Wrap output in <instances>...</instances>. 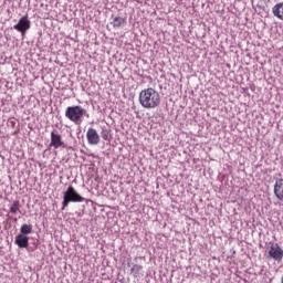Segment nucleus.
<instances>
[{
  "instance_id": "nucleus-12",
  "label": "nucleus",
  "mask_w": 283,
  "mask_h": 283,
  "mask_svg": "<svg viewBox=\"0 0 283 283\" xmlns=\"http://www.w3.org/2000/svg\"><path fill=\"white\" fill-rule=\"evenodd\" d=\"M125 23H127V21L120 17L113 18V21L111 22L113 28H120V25H125Z\"/></svg>"
},
{
  "instance_id": "nucleus-10",
  "label": "nucleus",
  "mask_w": 283,
  "mask_h": 283,
  "mask_svg": "<svg viewBox=\"0 0 283 283\" xmlns=\"http://www.w3.org/2000/svg\"><path fill=\"white\" fill-rule=\"evenodd\" d=\"M272 12L274 17H276V19H280L281 21H283V2L276 3L273 7Z\"/></svg>"
},
{
  "instance_id": "nucleus-15",
  "label": "nucleus",
  "mask_w": 283,
  "mask_h": 283,
  "mask_svg": "<svg viewBox=\"0 0 283 283\" xmlns=\"http://www.w3.org/2000/svg\"><path fill=\"white\" fill-rule=\"evenodd\" d=\"M103 140H109V132L107 129L102 130Z\"/></svg>"
},
{
  "instance_id": "nucleus-7",
  "label": "nucleus",
  "mask_w": 283,
  "mask_h": 283,
  "mask_svg": "<svg viewBox=\"0 0 283 283\" xmlns=\"http://www.w3.org/2000/svg\"><path fill=\"white\" fill-rule=\"evenodd\" d=\"M13 28L21 34H25L30 30V20H28V17H22Z\"/></svg>"
},
{
  "instance_id": "nucleus-8",
  "label": "nucleus",
  "mask_w": 283,
  "mask_h": 283,
  "mask_svg": "<svg viewBox=\"0 0 283 283\" xmlns=\"http://www.w3.org/2000/svg\"><path fill=\"white\" fill-rule=\"evenodd\" d=\"M274 196L279 200V202H283V178L275 180Z\"/></svg>"
},
{
  "instance_id": "nucleus-2",
  "label": "nucleus",
  "mask_w": 283,
  "mask_h": 283,
  "mask_svg": "<svg viewBox=\"0 0 283 283\" xmlns=\"http://www.w3.org/2000/svg\"><path fill=\"white\" fill-rule=\"evenodd\" d=\"M85 114H87V111L78 105L69 106L65 111L66 118H69V120L75 125H81V123H83V116H85Z\"/></svg>"
},
{
  "instance_id": "nucleus-6",
  "label": "nucleus",
  "mask_w": 283,
  "mask_h": 283,
  "mask_svg": "<svg viewBox=\"0 0 283 283\" xmlns=\"http://www.w3.org/2000/svg\"><path fill=\"white\" fill-rule=\"evenodd\" d=\"M86 140L88 145H98L101 143V135L95 128H88L86 132Z\"/></svg>"
},
{
  "instance_id": "nucleus-1",
  "label": "nucleus",
  "mask_w": 283,
  "mask_h": 283,
  "mask_svg": "<svg viewBox=\"0 0 283 283\" xmlns=\"http://www.w3.org/2000/svg\"><path fill=\"white\" fill-rule=\"evenodd\" d=\"M139 104L145 109L160 107V93L153 87L145 88L139 93Z\"/></svg>"
},
{
  "instance_id": "nucleus-3",
  "label": "nucleus",
  "mask_w": 283,
  "mask_h": 283,
  "mask_svg": "<svg viewBox=\"0 0 283 283\" xmlns=\"http://www.w3.org/2000/svg\"><path fill=\"white\" fill-rule=\"evenodd\" d=\"M70 202H85V198L81 197L72 186H70L64 192L62 211H65V208L69 207Z\"/></svg>"
},
{
  "instance_id": "nucleus-13",
  "label": "nucleus",
  "mask_w": 283,
  "mask_h": 283,
  "mask_svg": "<svg viewBox=\"0 0 283 283\" xmlns=\"http://www.w3.org/2000/svg\"><path fill=\"white\" fill-rule=\"evenodd\" d=\"M22 235H30L32 233V224L23 223L20 228Z\"/></svg>"
},
{
  "instance_id": "nucleus-14",
  "label": "nucleus",
  "mask_w": 283,
  "mask_h": 283,
  "mask_svg": "<svg viewBox=\"0 0 283 283\" xmlns=\"http://www.w3.org/2000/svg\"><path fill=\"white\" fill-rule=\"evenodd\" d=\"M19 209H21V202L17 200L10 206V213H17Z\"/></svg>"
},
{
  "instance_id": "nucleus-4",
  "label": "nucleus",
  "mask_w": 283,
  "mask_h": 283,
  "mask_svg": "<svg viewBox=\"0 0 283 283\" xmlns=\"http://www.w3.org/2000/svg\"><path fill=\"white\" fill-rule=\"evenodd\" d=\"M268 253L271 260H275V262H282L283 250L280 247V244L275 242H271L268 247Z\"/></svg>"
},
{
  "instance_id": "nucleus-9",
  "label": "nucleus",
  "mask_w": 283,
  "mask_h": 283,
  "mask_svg": "<svg viewBox=\"0 0 283 283\" xmlns=\"http://www.w3.org/2000/svg\"><path fill=\"white\" fill-rule=\"evenodd\" d=\"M30 238H28L25 234H19L15 237V244L20 249H28L30 247Z\"/></svg>"
},
{
  "instance_id": "nucleus-5",
  "label": "nucleus",
  "mask_w": 283,
  "mask_h": 283,
  "mask_svg": "<svg viewBox=\"0 0 283 283\" xmlns=\"http://www.w3.org/2000/svg\"><path fill=\"white\" fill-rule=\"evenodd\" d=\"M50 147H53L54 149L65 147V143L63 142V136H61V134L56 129H53L51 132Z\"/></svg>"
},
{
  "instance_id": "nucleus-11",
  "label": "nucleus",
  "mask_w": 283,
  "mask_h": 283,
  "mask_svg": "<svg viewBox=\"0 0 283 283\" xmlns=\"http://www.w3.org/2000/svg\"><path fill=\"white\" fill-rule=\"evenodd\" d=\"M130 273L132 275H134V277H140L143 276V265L140 264H134L130 269Z\"/></svg>"
}]
</instances>
